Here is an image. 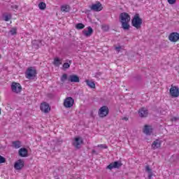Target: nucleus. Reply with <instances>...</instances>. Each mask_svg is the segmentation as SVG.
I'll use <instances>...</instances> for the list:
<instances>
[{"label":"nucleus","mask_w":179,"mask_h":179,"mask_svg":"<svg viewBox=\"0 0 179 179\" xmlns=\"http://www.w3.org/2000/svg\"><path fill=\"white\" fill-rule=\"evenodd\" d=\"M120 22L122 24V29L123 30H129L131 26L129 22H131V15L128 13H122L120 15Z\"/></svg>","instance_id":"f257e3e1"},{"label":"nucleus","mask_w":179,"mask_h":179,"mask_svg":"<svg viewBox=\"0 0 179 179\" xmlns=\"http://www.w3.org/2000/svg\"><path fill=\"white\" fill-rule=\"evenodd\" d=\"M142 23H143L142 18L139 17V14H136L133 17V19L131 20V24L133 27H135L136 29H139L142 26Z\"/></svg>","instance_id":"f03ea898"},{"label":"nucleus","mask_w":179,"mask_h":179,"mask_svg":"<svg viewBox=\"0 0 179 179\" xmlns=\"http://www.w3.org/2000/svg\"><path fill=\"white\" fill-rule=\"evenodd\" d=\"M37 76V70L34 67H29L25 72V77L27 79H34Z\"/></svg>","instance_id":"7ed1b4c3"},{"label":"nucleus","mask_w":179,"mask_h":179,"mask_svg":"<svg viewBox=\"0 0 179 179\" xmlns=\"http://www.w3.org/2000/svg\"><path fill=\"white\" fill-rule=\"evenodd\" d=\"M109 113L110 109H108V107L103 106L99 108L98 115L100 117V118H104V117H107V115H108Z\"/></svg>","instance_id":"20e7f679"},{"label":"nucleus","mask_w":179,"mask_h":179,"mask_svg":"<svg viewBox=\"0 0 179 179\" xmlns=\"http://www.w3.org/2000/svg\"><path fill=\"white\" fill-rule=\"evenodd\" d=\"M73 103H75V100L72 97L69 96L65 99L64 106L66 108H71V107L73 106Z\"/></svg>","instance_id":"39448f33"},{"label":"nucleus","mask_w":179,"mask_h":179,"mask_svg":"<svg viewBox=\"0 0 179 179\" xmlns=\"http://www.w3.org/2000/svg\"><path fill=\"white\" fill-rule=\"evenodd\" d=\"M122 166V163L120 161H116L115 162L110 163L106 166L108 170H113V169H120Z\"/></svg>","instance_id":"423d86ee"},{"label":"nucleus","mask_w":179,"mask_h":179,"mask_svg":"<svg viewBox=\"0 0 179 179\" xmlns=\"http://www.w3.org/2000/svg\"><path fill=\"white\" fill-rule=\"evenodd\" d=\"M170 95L171 97H178L179 96V87L177 86H171L169 90Z\"/></svg>","instance_id":"0eeeda50"},{"label":"nucleus","mask_w":179,"mask_h":179,"mask_svg":"<svg viewBox=\"0 0 179 179\" xmlns=\"http://www.w3.org/2000/svg\"><path fill=\"white\" fill-rule=\"evenodd\" d=\"M11 90L14 93H20L22 92V85L17 83H13L11 85Z\"/></svg>","instance_id":"6e6552de"},{"label":"nucleus","mask_w":179,"mask_h":179,"mask_svg":"<svg viewBox=\"0 0 179 179\" xmlns=\"http://www.w3.org/2000/svg\"><path fill=\"white\" fill-rule=\"evenodd\" d=\"M169 41L171 43H177L179 40V34L178 32H172L169 36Z\"/></svg>","instance_id":"1a4fd4ad"},{"label":"nucleus","mask_w":179,"mask_h":179,"mask_svg":"<svg viewBox=\"0 0 179 179\" xmlns=\"http://www.w3.org/2000/svg\"><path fill=\"white\" fill-rule=\"evenodd\" d=\"M83 143V138L81 137H76L74 138V142L73 143V145L76 148V149H80V145Z\"/></svg>","instance_id":"9d476101"},{"label":"nucleus","mask_w":179,"mask_h":179,"mask_svg":"<svg viewBox=\"0 0 179 179\" xmlns=\"http://www.w3.org/2000/svg\"><path fill=\"white\" fill-rule=\"evenodd\" d=\"M90 8L91 10H94V12H100V10H103V6L100 2H97L96 3L92 4Z\"/></svg>","instance_id":"9b49d317"},{"label":"nucleus","mask_w":179,"mask_h":179,"mask_svg":"<svg viewBox=\"0 0 179 179\" xmlns=\"http://www.w3.org/2000/svg\"><path fill=\"white\" fill-rule=\"evenodd\" d=\"M40 109L43 113H47L50 111L51 108L47 102H43L41 104Z\"/></svg>","instance_id":"f8f14e48"},{"label":"nucleus","mask_w":179,"mask_h":179,"mask_svg":"<svg viewBox=\"0 0 179 179\" xmlns=\"http://www.w3.org/2000/svg\"><path fill=\"white\" fill-rule=\"evenodd\" d=\"M22 167H24V161L23 159H18L14 164V169L15 170H22Z\"/></svg>","instance_id":"ddd939ff"},{"label":"nucleus","mask_w":179,"mask_h":179,"mask_svg":"<svg viewBox=\"0 0 179 179\" xmlns=\"http://www.w3.org/2000/svg\"><path fill=\"white\" fill-rule=\"evenodd\" d=\"M148 114H149V111L148 110V109H146V108H141L138 110V115L139 117H141V118H146Z\"/></svg>","instance_id":"4468645a"},{"label":"nucleus","mask_w":179,"mask_h":179,"mask_svg":"<svg viewBox=\"0 0 179 179\" xmlns=\"http://www.w3.org/2000/svg\"><path fill=\"white\" fill-rule=\"evenodd\" d=\"M68 80L69 82H71V83H79L80 82V79L77 75L69 76Z\"/></svg>","instance_id":"2eb2a0df"},{"label":"nucleus","mask_w":179,"mask_h":179,"mask_svg":"<svg viewBox=\"0 0 179 179\" xmlns=\"http://www.w3.org/2000/svg\"><path fill=\"white\" fill-rule=\"evenodd\" d=\"M18 154L20 157H27L29 156V151L25 148H22L19 150Z\"/></svg>","instance_id":"dca6fc26"},{"label":"nucleus","mask_w":179,"mask_h":179,"mask_svg":"<svg viewBox=\"0 0 179 179\" xmlns=\"http://www.w3.org/2000/svg\"><path fill=\"white\" fill-rule=\"evenodd\" d=\"M143 132L145 134V135H148V136L152 135L153 132V129L152 128V126L145 124L144 126Z\"/></svg>","instance_id":"f3484780"},{"label":"nucleus","mask_w":179,"mask_h":179,"mask_svg":"<svg viewBox=\"0 0 179 179\" xmlns=\"http://www.w3.org/2000/svg\"><path fill=\"white\" fill-rule=\"evenodd\" d=\"M83 34L85 36V37H90L93 34V29L92 27H88L87 30H83Z\"/></svg>","instance_id":"a211bd4d"},{"label":"nucleus","mask_w":179,"mask_h":179,"mask_svg":"<svg viewBox=\"0 0 179 179\" xmlns=\"http://www.w3.org/2000/svg\"><path fill=\"white\" fill-rule=\"evenodd\" d=\"M160 146H162V141L159 139L155 140L152 144V148L154 150L157 149V148H160Z\"/></svg>","instance_id":"6ab92c4d"},{"label":"nucleus","mask_w":179,"mask_h":179,"mask_svg":"<svg viewBox=\"0 0 179 179\" xmlns=\"http://www.w3.org/2000/svg\"><path fill=\"white\" fill-rule=\"evenodd\" d=\"M145 171L148 173V178L152 179V177L153 176V172L152 171V169H150L149 165L145 166Z\"/></svg>","instance_id":"aec40b11"},{"label":"nucleus","mask_w":179,"mask_h":179,"mask_svg":"<svg viewBox=\"0 0 179 179\" xmlns=\"http://www.w3.org/2000/svg\"><path fill=\"white\" fill-rule=\"evenodd\" d=\"M85 83H87V86H89V87L91 89H96V84L94 82L90 80H86Z\"/></svg>","instance_id":"412c9836"},{"label":"nucleus","mask_w":179,"mask_h":179,"mask_svg":"<svg viewBox=\"0 0 179 179\" xmlns=\"http://www.w3.org/2000/svg\"><path fill=\"white\" fill-rule=\"evenodd\" d=\"M53 64L55 66H59L61 64H62V59H60L58 57H55L53 61Z\"/></svg>","instance_id":"4be33fe9"},{"label":"nucleus","mask_w":179,"mask_h":179,"mask_svg":"<svg viewBox=\"0 0 179 179\" xmlns=\"http://www.w3.org/2000/svg\"><path fill=\"white\" fill-rule=\"evenodd\" d=\"M62 12H64V13H67L71 10V7L68 5H64L61 7Z\"/></svg>","instance_id":"5701e85b"},{"label":"nucleus","mask_w":179,"mask_h":179,"mask_svg":"<svg viewBox=\"0 0 179 179\" xmlns=\"http://www.w3.org/2000/svg\"><path fill=\"white\" fill-rule=\"evenodd\" d=\"M12 144L13 148H15V149H19L22 147V143L19 141H13Z\"/></svg>","instance_id":"b1692460"},{"label":"nucleus","mask_w":179,"mask_h":179,"mask_svg":"<svg viewBox=\"0 0 179 179\" xmlns=\"http://www.w3.org/2000/svg\"><path fill=\"white\" fill-rule=\"evenodd\" d=\"M10 34H11V36H15L17 34V27L11 28V29L10 30Z\"/></svg>","instance_id":"393cba45"},{"label":"nucleus","mask_w":179,"mask_h":179,"mask_svg":"<svg viewBox=\"0 0 179 179\" xmlns=\"http://www.w3.org/2000/svg\"><path fill=\"white\" fill-rule=\"evenodd\" d=\"M38 8H39V9H41V10H44V9H45V8H47V4H45V3H44V2H41L38 4Z\"/></svg>","instance_id":"a878e982"},{"label":"nucleus","mask_w":179,"mask_h":179,"mask_svg":"<svg viewBox=\"0 0 179 179\" xmlns=\"http://www.w3.org/2000/svg\"><path fill=\"white\" fill-rule=\"evenodd\" d=\"M76 29L78 30H82V29H85V24L82 23H78L76 25Z\"/></svg>","instance_id":"bb28decb"},{"label":"nucleus","mask_w":179,"mask_h":179,"mask_svg":"<svg viewBox=\"0 0 179 179\" xmlns=\"http://www.w3.org/2000/svg\"><path fill=\"white\" fill-rule=\"evenodd\" d=\"M71 64H72V60L69 61V63H64L63 64V68H64V69H68L71 67Z\"/></svg>","instance_id":"cd10ccee"},{"label":"nucleus","mask_w":179,"mask_h":179,"mask_svg":"<svg viewBox=\"0 0 179 179\" xmlns=\"http://www.w3.org/2000/svg\"><path fill=\"white\" fill-rule=\"evenodd\" d=\"M66 79H68V75L66 73H64L62 76L61 77V82H65V80H66Z\"/></svg>","instance_id":"c85d7f7f"},{"label":"nucleus","mask_w":179,"mask_h":179,"mask_svg":"<svg viewBox=\"0 0 179 179\" xmlns=\"http://www.w3.org/2000/svg\"><path fill=\"white\" fill-rule=\"evenodd\" d=\"M33 44V47H34V48H38V41H34L32 42Z\"/></svg>","instance_id":"c756f323"},{"label":"nucleus","mask_w":179,"mask_h":179,"mask_svg":"<svg viewBox=\"0 0 179 179\" xmlns=\"http://www.w3.org/2000/svg\"><path fill=\"white\" fill-rule=\"evenodd\" d=\"M97 148H101L102 149H108V147L106 144L98 145Z\"/></svg>","instance_id":"7c9ffc66"},{"label":"nucleus","mask_w":179,"mask_h":179,"mask_svg":"<svg viewBox=\"0 0 179 179\" xmlns=\"http://www.w3.org/2000/svg\"><path fill=\"white\" fill-rule=\"evenodd\" d=\"M6 159H5V157L0 155V164H1V163H6Z\"/></svg>","instance_id":"2f4dec72"},{"label":"nucleus","mask_w":179,"mask_h":179,"mask_svg":"<svg viewBox=\"0 0 179 179\" xmlns=\"http://www.w3.org/2000/svg\"><path fill=\"white\" fill-rule=\"evenodd\" d=\"M4 20H5V22H9V20H10V15H5Z\"/></svg>","instance_id":"473e14b6"},{"label":"nucleus","mask_w":179,"mask_h":179,"mask_svg":"<svg viewBox=\"0 0 179 179\" xmlns=\"http://www.w3.org/2000/svg\"><path fill=\"white\" fill-rule=\"evenodd\" d=\"M167 1H168L170 5H174V3H176V1L177 0H167Z\"/></svg>","instance_id":"72a5a7b5"},{"label":"nucleus","mask_w":179,"mask_h":179,"mask_svg":"<svg viewBox=\"0 0 179 179\" xmlns=\"http://www.w3.org/2000/svg\"><path fill=\"white\" fill-rule=\"evenodd\" d=\"M121 46H115V51H117V52H120V51H121Z\"/></svg>","instance_id":"f704fd0d"},{"label":"nucleus","mask_w":179,"mask_h":179,"mask_svg":"<svg viewBox=\"0 0 179 179\" xmlns=\"http://www.w3.org/2000/svg\"><path fill=\"white\" fill-rule=\"evenodd\" d=\"M178 120H179L178 117H173V118L171 119V121L176 122V121H178Z\"/></svg>","instance_id":"c9c22d12"},{"label":"nucleus","mask_w":179,"mask_h":179,"mask_svg":"<svg viewBox=\"0 0 179 179\" xmlns=\"http://www.w3.org/2000/svg\"><path fill=\"white\" fill-rule=\"evenodd\" d=\"M11 8H13V9L17 10L19 8V6L17 5H14V6H12Z\"/></svg>","instance_id":"e433bc0d"},{"label":"nucleus","mask_w":179,"mask_h":179,"mask_svg":"<svg viewBox=\"0 0 179 179\" xmlns=\"http://www.w3.org/2000/svg\"><path fill=\"white\" fill-rule=\"evenodd\" d=\"M90 117H92V118H94V113L93 111L90 112Z\"/></svg>","instance_id":"4c0bfd02"},{"label":"nucleus","mask_w":179,"mask_h":179,"mask_svg":"<svg viewBox=\"0 0 179 179\" xmlns=\"http://www.w3.org/2000/svg\"><path fill=\"white\" fill-rule=\"evenodd\" d=\"M122 120H124V121H128V117H123L122 118Z\"/></svg>","instance_id":"58836bf2"},{"label":"nucleus","mask_w":179,"mask_h":179,"mask_svg":"<svg viewBox=\"0 0 179 179\" xmlns=\"http://www.w3.org/2000/svg\"><path fill=\"white\" fill-rule=\"evenodd\" d=\"M92 153H96V150H93Z\"/></svg>","instance_id":"ea45409f"},{"label":"nucleus","mask_w":179,"mask_h":179,"mask_svg":"<svg viewBox=\"0 0 179 179\" xmlns=\"http://www.w3.org/2000/svg\"><path fill=\"white\" fill-rule=\"evenodd\" d=\"M1 58H2V55L0 54V59H1Z\"/></svg>","instance_id":"a19ab883"},{"label":"nucleus","mask_w":179,"mask_h":179,"mask_svg":"<svg viewBox=\"0 0 179 179\" xmlns=\"http://www.w3.org/2000/svg\"><path fill=\"white\" fill-rule=\"evenodd\" d=\"M0 114H1V108H0Z\"/></svg>","instance_id":"79ce46f5"}]
</instances>
